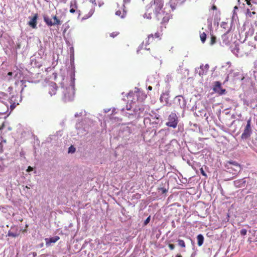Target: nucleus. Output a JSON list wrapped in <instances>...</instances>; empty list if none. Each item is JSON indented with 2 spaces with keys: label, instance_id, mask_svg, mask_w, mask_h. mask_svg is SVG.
I'll list each match as a JSON object with an SVG mask.
<instances>
[{
  "label": "nucleus",
  "instance_id": "nucleus-1",
  "mask_svg": "<svg viewBox=\"0 0 257 257\" xmlns=\"http://www.w3.org/2000/svg\"><path fill=\"white\" fill-rule=\"evenodd\" d=\"M225 167L227 172L233 174H236L241 170L240 165L235 161H227L225 165Z\"/></svg>",
  "mask_w": 257,
  "mask_h": 257
},
{
  "label": "nucleus",
  "instance_id": "nucleus-2",
  "mask_svg": "<svg viewBox=\"0 0 257 257\" xmlns=\"http://www.w3.org/2000/svg\"><path fill=\"white\" fill-rule=\"evenodd\" d=\"M43 17L44 19V21L49 27L60 25L62 23V21L58 18L56 15L52 16V19H53L54 22H53L50 18L46 15H44Z\"/></svg>",
  "mask_w": 257,
  "mask_h": 257
},
{
  "label": "nucleus",
  "instance_id": "nucleus-3",
  "mask_svg": "<svg viewBox=\"0 0 257 257\" xmlns=\"http://www.w3.org/2000/svg\"><path fill=\"white\" fill-rule=\"evenodd\" d=\"M178 123V118L175 113H171L168 116L166 125L169 127L176 128Z\"/></svg>",
  "mask_w": 257,
  "mask_h": 257
},
{
  "label": "nucleus",
  "instance_id": "nucleus-4",
  "mask_svg": "<svg viewBox=\"0 0 257 257\" xmlns=\"http://www.w3.org/2000/svg\"><path fill=\"white\" fill-rule=\"evenodd\" d=\"M252 133L251 127V118H249L247 121V124L244 128L243 133L241 136L242 140H246L249 138Z\"/></svg>",
  "mask_w": 257,
  "mask_h": 257
},
{
  "label": "nucleus",
  "instance_id": "nucleus-5",
  "mask_svg": "<svg viewBox=\"0 0 257 257\" xmlns=\"http://www.w3.org/2000/svg\"><path fill=\"white\" fill-rule=\"evenodd\" d=\"M157 42V40L155 39L154 35H149L148 37V39L146 40L145 42H143L141 46V49H144L145 50H149L150 49L149 47H148V45L151 44H155Z\"/></svg>",
  "mask_w": 257,
  "mask_h": 257
},
{
  "label": "nucleus",
  "instance_id": "nucleus-6",
  "mask_svg": "<svg viewBox=\"0 0 257 257\" xmlns=\"http://www.w3.org/2000/svg\"><path fill=\"white\" fill-rule=\"evenodd\" d=\"M163 7V0H154L151 3L152 8L155 10L156 13H159Z\"/></svg>",
  "mask_w": 257,
  "mask_h": 257
},
{
  "label": "nucleus",
  "instance_id": "nucleus-7",
  "mask_svg": "<svg viewBox=\"0 0 257 257\" xmlns=\"http://www.w3.org/2000/svg\"><path fill=\"white\" fill-rule=\"evenodd\" d=\"M256 3L252 2V4L251 5L249 8L247 9L246 15L249 17H251L253 15H255V10L256 9Z\"/></svg>",
  "mask_w": 257,
  "mask_h": 257
},
{
  "label": "nucleus",
  "instance_id": "nucleus-8",
  "mask_svg": "<svg viewBox=\"0 0 257 257\" xmlns=\"http://www.w3.org/2000/svg\"><path fill=\"white\" fill-rule=\"evenodd\" d=\"M213 90L219 95H222L225 92V89L222 88L221 83L219 81L215 82Z\"/></svg>",
  "mask_w": 257,
  "mask_h": 257
},
{
  "label": "nucleus",
  "instance_id": "nucleus-9",
  "mask_svg": "<svg viewBox=\"0 0 257 257\" xmlns=\"http://www.w3.org/2000/svg\"><path fill=\"white\" fill-rule=\"evenodd\" d=\"M57 86L55 82H51L48 86L49 93L51 96L55 95L56 93Z\"/></svg>",
  "mask_w": 257,
  "mask_h": 257
},
{
  "label": "nucleus",
  "instance_id": "nucleus-10",
  "mask_svg": "<svg viewBox=\"0 0 257 257\" xmlns=\"http://www.w3.org/2000/svg\"><path fill=\"white\" fill-rule=\"evenodd\" d=\"M38 17V15L37 14H35L33 17L31 19V20L29 22L28 24L30 26H31L32 28L35 29L37 28V20Z\"/></svg>",
  "mask_w": 257,
  "mask_h": 257
},
{
  "label": "nucleus",
  "instance_id": "nucleus-11",
  "mask_svg": "<svg viewBox=\"0 0 257 257\" xmlns=\"http://www.w3.org/2000/svg\"><path fill=\"white\" fill-rule=\"evenodd\" d=\"M208 69L209 66L207 64L205 66H201L200 67V70L199 71V75L202 76L206 74Z\"/></svg>",
  "mask_w": 257,
  "mask_h": 257
},
{
  "label": "nucleus",
  "instance_id": "nucleus-12",
  "mask_svg": "<svg viewBox=\"0 0 257 257\" xmlns=\"http://www.w3.org/2000/svg\"><path fill=\"white\" fill-rule=\"evenodd\" d=\"M126 12L125 10V8L123 7L122 10H118L116 11L115 15L120 17L121 18H123L126 15Z\"/></svg>",
  "mask_w": 257,
  "mask_h": 257
},
{
  "label": "nucleus",
  "instance_id": "nucleus-13",
  "mask_svg": "<svg viewBox=\"0 0 257 257\" xmlns=\"http://www.w3.org/2000/svg\"><path fill=\"white\" fill-rule=\"evenodd\" d=\"M60 239V237L58 236H56L53 237H51L49 239L46 238V243H55L57 241Z\"/></svg>",
  "mask_w": 257,
  "mask_h": 257
},
{
  "label": "nucleus",
  "instance_id": "nucleus-14",
  "mask_svg": "<svg viewBox=\"0 0 257 257\" xmlns=\"http://www.w3.org/2000/svg\"><path fill=\"white\" fill-rule=\"evenodd\" d=\"M197 244L198 246H201L203 243V241H204V237L203 236L200 234H198L197 236Z\"/></svg>",
  "mask_w": 257,
  "mask_h": 257
},
{
  "label": "nucleus",
  "instance_id": "nucleus-15",
  "mask_svg": "<svg viewBox=\"0 0 257 257\" xmlns=\"http://www.w3.org/2000/svg\"><path fill=\"white\" fill-rule=\"evenodd\" d=\"M200 38L202 42L204 43L206 39V34L204 32L201 33L200 35Z\"/></svg>",
  "mask_w": 257,
  "mask_h": 257
},
{
  "label": "nucleus",
  "instance_id": "nucleus-16",
  "mask_svg": "<svg viewBox=\"0 0 257 257\" xmlns=\"http://www.w3.org/2000/svg\"><path fill=\"white\" fill-rule=\"evenodd\" d=\"M19 233L18 232H13V231H9L8 232V236L16 237L18 236Z\"/></svg>",
  "mask_w": 257,
  "mask_h": 257
},
{
  "label": "nucleus",
  "instance_id": "nucleus-17",
  "mask_svg": "<svg viewBox=\"0 0 257 257\" xmlns=\"http://www.w3.org/2000/svg\"><path fill=\"white\" fill-rule=\"evenodd\" d=\"M178 245L182 247H185V246H186L185 243L184 241V240L182 239H178Z\"/></svg>",
  "mask_w": 257,
  "mask_h": 257
},
{
  "label": "nucleus",
  "instance_id": "nucleus-18",
  "mask_svg": "<svg viewBox=\"0 0 257 257\" xmlns=\"http://www.w3.org/2000/svg\"><path fill=\"white\" fill-rule=\"evenodd\" d=\"M77 8V2L76 0H73L70 3V8Z\"/></svg>",
  "mask_w": 257,
  "mask_h": 257
},
{
  "label": "nucleus",
  "instance_id": "nucleus-19",
  "mask_svg": "<svg viewBox=\"0 0 257 257\" xmlns=\"http://www.w3.org/2000/svg\"><path fill=\"white\" fill-rule=\"evenodd\" d=\"M216 37L214 35H211V41H210V45H212L216 42Z\"/></svg>",
  "mask_w": 257,
  "mask_h": 257
},
{
  "label": "nucleus",
  "instance_id": "nucleus-20",
  "mask_svg": "<svg viewBox=\"0 0 257 257\" xmlns=\"http://www.w3.org/2000/svg\"><path fill=\"white\" fill-rule=\"evenodd\" d=\"M131 2V0H123V7L125 8V6L129 4Z\"/></svg>",
  "mask_w": 257,
  "mask_h": 257
},
{
  "label": "nucleus",
  "instance_id": "nucleus-21",
  "mask_svg": "<svg viewBox=\"0 0 257 257\" xmlns=\"http://www.w3.org/2000/svg\"><path fill=\"white\" fill-rule=\"evenodd\" d=\"M119 34V33L117 32H113L110 34V36L112 38H114L117 36Z\"/></svg>",
  "mask_w": 257,
  "mask_h": 257
},
{
  "label": "nucleus",
  "instance_id": "nucleus-22",
  "mask_svg": "<svg viewBox=\"0 0 257 257\" xmlns=\"http://www.w3.org/2000/svg\"><path fill=\"white\" fill-rule=\"evenodd\" d=\"M75 148L73 146H71L69 147L68 152L69 153H74L75 152Z\"/></svg>",
  "mask_w": 257,
  "mask_h": 257
},
{
  "label": "nucleus",
  "instance_id": "nucleus-23",
  "mask_svg": "<svg viewBox=\"0 0 257 257\" xmlns=\"http://www.w3.org/2000/svg\"><path fill=\"white\" fill-rule=\"evenodd\" d=\"M240 233L241 235H245L247 233V230L245 229H242Z\"/></svg>",
  "mask_w": 257,
  "mask_h": 257
},
{
  "label": "nucleus",
  "instance_id": "nucleus-24",
  "mask_svg": "<svg viewBox=\"0 0 257 257\" xmlns=\"http://www.w3.org/2000/svg\"><path fill=\"white\" fill-rule=\"evenodd\" d=\"M154 36L155 37V39H157V41L160 39V35H159V33H156L155 34V35H154Z\"/></svg>",
  "mask_w": 257,
  "mask_h": 257
},
{
  "label": "nucleus",
  "instance_id": "nucleus-25",
  "mask_svg": "<svg viewBox=\"0 0 257 257\" xmlns=\"http://www.w3.org/2000/svg\"><path fill=\"white\" fill-rule=\"evenodd\" d=\"M200 171L201 174L203 176H205V177H207L206 174L205 173V171H204V170H203V169L202 168H201L200 169Z\"/></svg>",
  "mask_w": 257,
  "mask_h": 257
},
{
  "label": "nucleus",
  "instance_id": "nucleus-26",
  "mask_svg": "<svg viewBox=\"0 0 257 257\" xmlns=\"http://www.w3.org/2000/svg\"><path fill=\"white\" fill-rule=\"evenodd\" d=\"M94 9H91V10L89 11V12L88 13L89 15L88 16L87 18H89L90 16H91L93 15V14L94 13Z\"/></svg>",
  "mask_w": 257,
  "mask_h": 257
},
{
  "label": "nucleus",
  "instance_id": "nucleus-27",
  "mask_svg": "<svg viewBox=\"0 0 257 257\" xmlns=\"http://www.w3.org/2000/svg\"><path fill=\"white\" fill-rule=\"evenodd\" d=\"M150 221V216H149L144 221V225H146Z\"/></svg>",
  "mask_w": 257,
  "mask_h": 257
},
{
  "label": "nucleus",
  "instance_id": "nucleus-28",
  "mask_svg": "<svg viewBox=\"0 0 257 257\" xmlns=\"http://www.w3.org/2000/svg\"><path fill=\"white\" fill-rule=\"evenodd\" d=\"M3 145L2 144V143H0V153H3Z\"/></svg>",
  "mask_w": 257,
  "mask_h": 257
},
{
  "label": "nucleus",
  "instance_id": "nucleus-29",
  "mask_svg": "<svg viewBox=\"0 0 257 257\" xmlns=\"http://www.w3.org/2000/svg\"><path fill=\"white\" fill-rule=\"evenodd\" d=\"M168 246L171 250H173L175 248V245L173 244H169Z\"/></svg>",
  "mask_w": 257,
  "mask_h": 257
},
{
  "label": "nucleus",
  "instance_id": "nucleus-30",
  "mask_svg": "<svg viewBox=\"0 0 257 257\" xmlns=\"http://www.w3.org/2000/svg\"><path fill=\"white\" fill-rule=\"evenodd\" d=\"M77 8H73V7L71 8L70 10V12L72 14L74 13L75 12V10Z\"/></svg>",
  "mask_w": 257,
  "mask_h": 257
},
{
  "label": "nucleus",
  "instance_id": "nucleus-31",
  "mask_svg": "<svg viewBox=\"0 0 257 257\" xmlns=\"http://www.w3.org/2000/svg\"><path fill=\"white\" fill-rule=\"evenodd\" d=\"M168 21H169V18H168V17H164L163 18V20H162V22H164V23H165V22H168Z\"/></svg>",
  "mask_w": 257,
  "mask_h": 257
},
{
  "label": "nucleus",
  "instance_id": "nucleus-32",
  "mask_svg": "<svg viewBox=\"0 0 257 257\" xmlns=\"http://www.w3.org/2000/svg\"><path fill=\"white\" fill-rule=\"evenodd\" d=\"M247 4V5H248L249 7L251 6V4H252V2L251 3L250 0H245V1Z\"/></svg>",
  "mask_w": 257,
  "mask_h": 257
},
{
  "label": "nucleus",
  "instance_id": "nucleus-33",
  "mask_svg": "<svg viewBox=\"0 0 257 257\" xmlns=\"http://www.w3.org/2000/svg\"><path fill=\"white\" fill-rule=\"evenodd\" d=\"M97 3H98V5L99 7L104 4V3L103 2H102V3L101 2V0H97Z\"/></svg>",
  "mask_w": 257,
  "mask_h": 257
},
{
  "label": "nucleus",
  "instance_id": "nucleus-34",
  "mask_svg": "<svg viewBox=\"0 0 257 257\" xmlns=\"http://www.w3.org/2000/svg\"><path fill=\"white\" fill-rule=\"evenodd\" d=\"M33 170V168L32 167H31V166H29L27 170V171L29 172L32 171Z\"/></svg>",
  "mask_w": 257,
  "mask_h": 257
},
{
  "label": "nucleus",
  "instance_id": "nucleus-35",
  "mask_svg": "<svg viewBox=\"0 0 257 257\" xmlns=\"http://www.w3.org/2000/svg\"><path fill=\"white\" fill-rule=\"evenodd\" d=\"M5 122H3L1 125V126H0V131H2L4 127H5Z\"/></svg>",
  "mask_w": 257,
  "mask_h": 257
},
{
  "label": "nucleus",
  "instance_id": "nucleus-36",
  "mask_svg": "<svg viewBox=\"0 0 257 257\" xmlns=\"http://www.w3.org/2000/svg\"><path fill=\"white\" fill-rule=\"evenodd\" d=\"M161 190L162 191L163 193H165L167 192V190L165 188H162Z\"/></svg>",
  "mask_w": 257,
  "mask_h": 257
},
{
  "label": "nucleus",
  "instance_id": "nucleus-37",
  "mask_svg": "<svg viewBox=\"0 0 257 257\" xmlns=\"http://www.w3.org/2000/svg\"><path fill=\"white\" fill-rule=\"evenodd\" d=\"M212 9L213 10H216L217 9V7L215 5H213L212 7Z\"/></svg>",
  "mask_w": 257,
  "mask_h": 257
},
{
  "label": "nucleus",
  "instance_id": "nucleus-38",
  "mask_svg": "<svg viewBox=\"0 0 257 257\" xmlns=\"http://www.w3.org/2000/svg\"><path fill=\"white\" fill-rule=\"evenodd\" d=\"M8 75L10 76H12L13 75V72H8Z\"/></svg>",
  "mask_w": 257,
  "mask_h": 257
},
{
  "label": "nucleus",
  "instance_id": "nucleus-39",
  "mask_svg": "<svg viewBox=\"0 0 257 257\" xmlns=\"http://www.w3.org/2000/svg\"><path fill=\"white\" fill-rule=\"evenodd\" d=\"M1 143H2V144L3 145L4 144H5L7 143V141L6 140H4L2 141Z\"/></svg>",
  "mask_w": 257,
  "mask_h": 257
},
{
  "label": "nucleus",
  "instance_id": "nucleus-40",
  "mask_svg": "<svg viewBox=\"0 0 257 257\" xmlns=\"http://www.w3.org/2000/svg\"><path fill=\"white\" fill-rule=\"evenodd\" d=\"M90 2H91L92 3H93V2H94V4L95 5H96V3L95 2V0H90Z\"/></svg>",
  "mask_w": 257,
  "mask_h": 257
},
{
  "label": "nucleus",
  "instance_id": "nucleus-41",
  "mask_svg": "<svg viewBox=\"0 0 257 257\" xmlns=\"http://www.w3.org/2000/svg\"><path fill=\"white\" fill-rule=\"evenodd\" d=\"M148 89L149 90H151L152 89V87L151 86H149L148 87Z\"/></svg>",
  "mask_w": 257,
  "mask_h": 257
},
{
  "label": "nucleus",
  "instance_id": "nucleus-42",
  "mask_svg": "<svg viewBox=\"0 0 257 257\" xmlns=\"http://www.w3.org/2000/svg\"><path fill=\"white\" fill-rule=\"evenodd\" d=\"M176 257H182V255L180 254H177L176 255Z\"/></svg>",
  "mask_w": 257,
  "mask_h": 257
},
{
  "label": "nucleus",
  "instance_id": "nucleus-43",
  "mask_svg": "<svg viewBox=\"0 0 257 257\" xmlns=\"http://www.w3.org/2000/svg\"><path fill=\"white\" fill-rule=\"evenodd\" d=\"M36 255H37V253L36 252H33V256H36Z\"/></svg>",
  "mask_w": 257,
  "mask_h": 257
},
{
  "label": "nucleus",
  "instance_id": "nucleus-44",
  "mask_svg": "<svg viewBox=\"0 0 257 257\" xmlns=\"http://www.w3.org/2000/svg\"><path fill=\"white\" fill-rule=\"evenodd\" d=\"M226 37V35L225 34L223 35V36H222V38H224V37Z\"/></svg>",
  "mask_w": 257,
  "mask_h": 257
},
{
  "label": "nucleus",
  "instance_id": "nucleus-45",
  "mask_svg": "<svg viewBox=\"0 0 257 257\" xmlns=\"http://www.w3.org/2000/svg\"><path fill=\"white\" fill-rule=\"evenodd\" d=\"M142 94L144 95V96L145 97V98H146V97L147 95H146V94H143V93H142Z\"/></svg>",
  "mask_w": 257,
  "mask_h": 257
},
{
  "label": "nucleus",
  "instance_id": "nucleus-46",
  "mask_svg": "<svg viewBox=\"0 0 257 257\" xmlns=\"http://www.w3.org/2000/svg\"><path fill=\"white\" fill-rule=\"evenodd\" d=\"M234 9H237V7L236 6H235V7H234Z\"/></svg>",
  "mask_w": 257,
  "mask_h": 257
},
{
  "label": "nucleus",
  "instance_id": "nucleus-47",
  "mask_svg": "<svg viewBox=\"0 0 257 257\" xmlns=\"http://www.w3.org/2000/svg\"><path fill=\"white\" fill-rule=\"evenodd\" d=\"M191 257H192V256H191Z\"/></svg>",
  "mask_w": 257,
  "mask_h": 257
}]
</instances>
